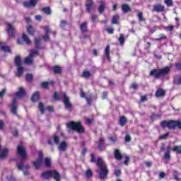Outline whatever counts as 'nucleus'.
Listing matches in <instances>:
<instances>
[{
	"instance_id": "1",
	"label": "nucleus",
	"mask_w": 181,
	"mask_h": 181,
	"mask_svg": "<svg viewBox=\"0 0 181 181\" xmlns=\"http://www.w3.org/2000/svg\"><path fill=\"white\" fill-rule=\"evenodd\" d=\"M160 126L163 129H169V131H175L176 128L181 130V121L169 119V120H163L160 123Z\"/></svg>"
},
{
	"instance_id": "2",
	"label": "nucleus",
	"mask_w": 181,
	"mask_h": 181,
	"mask_svg": "<svg viewBox=\"0 0 181 181\" xmlns=\"http://www.w3.org/2000/svg\"><path fill=\"white\" fill-rule=\"evenodd\" d=\"M170 71V68L169 67H165L163 69H153L149 72V76L151 77H154L156 80H159L160 77H165L167 74H169V72Z\"/></svg>"
},
{
	"instance_id": "3",
	"label": "nucleus",
	"mask_w": 181,
	"mask_h": 181,
	"mask_svg": "<svg viewBox=\"0 0 181 181\" xmlns=\"http://www.w3.org/2000/svg\"><path fill=\"white\" fill-rule=\"evenodd\" d=\"M66 128L71 131H75L78 134H84L86 132V129L81 124V122H74L71 121L66 124Z\"/></svg>"
},
{
	"instance_id": "4",
	"label": "nucleus",
	"mask_w": 181,
	"mask_h": 181,
	"mask_svg": "<svg viewBox=\"0 0 181 181\" xmlns=\"http://www.w3.org/2000/svg\"><path fill=\"white\" fill-rule=\"evenodd\" d=\"M41 177H42V179H45V180H49L52 178L56 181L62 180V176L60 175V173H58V171H57L56 170H47L42 173Z\"/></svg>"
},
{
	"instance_id": "5",
	"label": "nucleus",
	"mask_w": 181,
	"mask_h": 181,
	"mask_svg": "<svg viewBox=\"0 0 181 181\" xmlns=\"http://www.w3.org/2000/svg\"><path fill=\"white\" fill-rule=\"evenodd\" d=\"M100 170L98 171V177L104 180L107 179V176H108V173L110 170H108V167H107V164L102 163V166H97Z\"/></svg>"
},
{
	"instance_id": "6",
	"label": "nucleus",
	"mask_w": 181,
	"mask_h": 181,
	"mask_svg": "<svg viewBox=\"0 0 181 181\" xmlns=\"http://www.w3.org/2000/svg\"><path fill=\"white\" fill-rule=\"evenodd\" d=\"M17 155L21 158V160H26L28 159V153L26 148L23 146V144L20 143L16 148Z\"/></svg>"
},
{
	"instance_id": "7",
	"label": "nucleus",
	"mask_w": 181,
	"mask_h": 181,
	"mask_svg": "<svg viewBox=\"0 0 181 181\" xmlns=\"http://www.w3.org/2000/svg\"><path fill=\"white\" fill-rule=\"evenodd\" d=\"M90 162L91 163H95L96 166L102 167L103 166V158L101 157H99L98 159L95 158V155L94 153L90 154Z\"/></svg>"
},
{
	"instance_id": "8",
	"label": "nucleus",
	"mask_w": 181,
	"mask_h": 181,
	"mask_svg": "<svg viewBox=\"0 0 181 181\" xmlns=\"http://www.w3.org/2000/svg\"><path fill=\"white\" fill-rule=\"evenodd\" d=\"M64 100L63 103L65 105V108L66 110H69V111H71V109L73 108V105L70 102V98H68L67 94L64 93L63 94Z\"/></svg>"
},
{
	"instance_id": "9",
	"label": "nucleus",
	"mask_w": 181,
	"mask_h": 181,
	"mask_svg": "<svg viewBox=\"0 0 181 181\" xmlns=\"http://www.w3.org/2000/svg\"><path fill=\"white\" fill-rule=\"evenodd\" d=\"M6 25H7V28L6 29L7 33L8 35L11 36V37H15V28L11 23H6Z\"/></svg>"
},
{
	"instance_id": "10",
	"label": "nucleus",
	"mask_w": 181,
	"mask_h": 181,
	"mask_svg": "<svg viewBox=\"0 0 181 181\" xmlns=\"http://www.w3.org/2000/svg\"><path fill=\"white\" fill-rule=\"evenodd\" d=\"M39 0H30L29 1H24L23 3L24 8H35L37 5Z\"/></svg>"
},
{
	"instance_id": "11",
	"label": "nucleus",
	"mask_w": 181,
	"mask_h": 181,
	"mask_svg": "<svg viewBox=\"0 0 181 181\" xmlns=\"http://www.w3.org/2000/svg\"><path fill=\"white\" fill-rule=\"evenodd\" d=\"M95 4L93 0H87L86 4V11L88 13H91V11L94 8Z\"/></svg>"
},
{
	"instance_id": "12",
	"label": "nucleus",
	"mask_w": 181,
	"mask_h": 181,
	"mask_svg": "<svg viewBox=\"0 0 181 181\" xmlns=\"http://www.w3.org/2000/svg\"><path fill=\"white\" fill-rule=\"evenodd\" d=\"M153 11L157 13H162L165 11V6L163 4H156L153 7Z\"/></svg>"
},
{
	"instance_id": "13",
	"label": "nucleus",
	"mask_w": 181,
	"mask_h": 181,
	"mask_svg": "<svg viewBox=\"0 0 181 181\" xmlns=\"http://www.w3.org/2000/svg\"><path fill=\"white\" fill-rule=\"evenodd\" d=\"M16 95L18 97V98H23V97L26 95V90H25L23 86H21L18 88V91L16 93Z\"/></svg>"
},
{
	"instance_id": "14",
	"label": "nucleus",
	"mask_w": 181,
	"mask_h": 181,
	"mask_svg": "<svg viewBox=\"0 0 181 181\" xmlns=\"http://www.w3.org/2000/svg\"><path fill=\"white\" fill-rule=\"evenodd\" d=\"M17 110H18V104L16 103V98H14L11 103L12 114H13L14 115H16L18 114Z\"/></svg>"
},
{
	"instance_id": "15",
	"label": "nucleus",
	"mask_w": 181,
	"mask_h": 181,
	"mask_svg": "<svg viewBox=\"0 0 181 181\" xmlns=\"http://www.w3.org/2000/svg\"><path fill=\"white\" fill-rule=\"evenodd\" d=\"M155 95L157 98H163V97L166 95V90L162 88H158L156 91Z\"/></svg>"
},
{
	"instance_id": "16",
	"label": "nucleus",
	"mask_w": 181,
	"mask_h": 181,
	"mask_svg": "<svg viewBox=\"0 0 181 181\" xmlns=\"http://www.w3.org/2000/svg\"><path fill=\"white\" fill-rule=\"evenodd\" d=\"M52 71L54 74L60 76L61 74H63V69L60 67V66L55 65L52 67Z\"/></svg>"
},
{
	"instance_id": "17",
	"label": "nucleus",
	"mask_w": 181,
	"mask_h": 181,
	"mask_svg": "<svg viewBox=\"0 0 181 181\" xmlns=\"http://www.w3.org/2000/svg\"><path fill=\"white\" fill-rule=\"evenodd\" d=\"M88 23L83 21L80 25V30L82 33H87L88 32Z\"/></svg>"
},
{
	"instance_id": "18",
	"label": "nucleus",
	"mask_w": 181,
	"mask_h": 181,
	"mask_svg": "<svg viewBox=\"0 0 181 181\" xmlns=\"http://www.w3.org/2000/svg\"><path fill=\"white\" fill-rule=\"evenodd\" d=\"M0 158L5 159L6 156H8V153H9V150L8 148H4L2 150V146L0 144Z\"/></svg>"
},
{
	"instance_id": "19",
	"label": "nucleus",
	"mask_w": 181,
	"mask_h": 181,
	"mask_svg": "<svg viewBox=\"0 0 181 181\" xmlns=\"http://www.w3.org/2000/svg\"><path fill=\"white\" fill-rule=\"evenodd\" d=\"M114 156H115V159H116V160H122V154L121 153V151H119V149L118 148H115L114 151Z\"/></svg>"
},
{
	"instance_id": "20",
	"label": "nucleus",
	"mask_w": 181,
	"mask_h": 181,
	"mask_svg": "<svg viewBox=\"0 0 181 181\" xmlns=\"http://www.w3.org/2000/svg\"><path fill=\"white\" fill-rule=\"evenodd\" d=\"M39 100H40V93L39 91H36L31 96V101L33 103H37Z\"/></svg>"
},
{
	"instance_id": "21",
	"label": "nucleus",
	"mask_w": 181,
	"mask_h": 181,
	"mask_svg": "<svg viewBox=\"0 0 181 181\" xmlns=\"http://www.w3.org/2000/svg\"><path fill=\"white\" fill-rule=\"evenodd\" d=\"M33 165L34 166L35 169L39 170L40 169L42 166V163H43V161L42 160L37 159L34 161H32Z\"/></svg>"
},
{
	"instance_id": "22",
	"label": "nucleus",
	"mask_w": 181,
	"mask_h": 181,
	"mask_svg": "<svg viewBox=\"0 0 181 181\" xmlns=\"http://www.w3.org/2000/svg\"><path fill=\"white\" fill-rule=\"evenodd\" d=\"M27 32L30 36H35V33H36V29L32 26V25H28L26 28Z\"/></svg>"
},
{
	"instance_id": "23",
	"label": "nucleus",
	"mask_w": 181,
	"mask_h": 181,
	"mask_svg": "<svg viewBox=\"0 0 181 181\" xmlns=\"http://www.w3.org/2000/svg\"><path fill=\"white\" fill-rule=\"evenodd\" d=\"M0 47L1 50H4L6 53H12L11 48L6 45L5 42L0 43Z\"/></svg>"
},
{
	"instance_id": "24",
	"label": "nucleus",
	"mask_w": 181,
	"mask_h": 181,
	"mask_svg": "<svg viewBox=\"0 0 181 181\" xmlns=\"http://www.w3.org/2000/svg\"><path fill=\"white\" fill-rule=\"evenodd\" d=\"M122 11L123 12V13H128V12H131V7L129 6V5L127 4H122Z\"/></svg>"
},
{
	"instance_id": "25",
	"label": "nucleus",
	"mask_w": 181,
	"mask_h": 181,
	"mask_svg": "<svg viewBox=\"0 0 181 181\" xmlns=\"http://www.w3.org/2000/svg\"><path fill=\"white\" fill-rule=\"evenodd\" d=\"M17 168L18 169V170H23V169H25L26 170H28V169H30V166L29 165H23V162H20L17 164Z\"/></svg>"
},
{
	"instance_id": "26",
	"label": "nucleus",
	"mask_w": 181,
	"mask_h": 181,
	"mask_svg": "<svg viewBox=\"0 0 181 181\" xmlns=\"http://www.w3.org/2000/svg\"><path fill=\"white\" fill-rule=\"evenodd\" d=\"M34 43L35 45V49L37 50H42V49H43V47L40 46V38L35 37L34 39Z\"/></svg>"
},
{
	"instance_id": "27",
	"label": "nucleus",
	"mask_w": 181,
	"mask_h": 181,
	"mask_svg": "<svg viewBox=\"0 0 181 181\" xmlns=\"http://www.w3.org/2000/svg\"><path fill=\"white\" fill-rule=\"evenodd\" d=\"M105 144V139L103 137H100L98 140V148L100 152H103V144Z\"/></svg>"
},
{
	"instance_id": "28",
	"label": "nucleus",
	"mask_w": 181,
	"mask_h": 181,
	"mask_svg": "<svg viewBox=\"0 0 181 181\" xmlns=\"http://www.w3.org/2000/svg\"><path fill=\"white\" fill-rule=\"evenodd\" d=\"M127 122H128L127 117L125 116H121L119 120V125H120V127H124Z\"/></svg>"
},
{
	"instance_id": "29",
	"label": "nucleus",
	"mask_w": 181,
	"mask_h": 181,
	"mask_svg": "<svg viewBox=\"0 0 181 181\" xmlns=\"http://www.w3.org/2000/svg\"><path fill=\"white\" fill-rule=\"evenodd\" d=\"M58 148L59 151L64 152L67 149V143L64 141H62Z\"/></svg>"
},
{
	"instance_id": "30",
	"label": "nucleus",
	"mask_w": 181,
	"mask_h": 181,
	"mask_svg": "<svg viewBox=\"0 0 181 181\" xmlns=\"http://www.w3.org/2000/svg\"><path fill=\"white\" fill-rule=\"evenodd\" d=\"M22 39L23 42L26 43V45H30V43H32L30 38H29V36H28V35H26L25 33H23Z\"/></svg>"
},
{
	"instance_id": "31",
	"label": "nucleus",
	"mask_w": 181,
	"mask_h": 181,
	"mask_svg": "<svg viewBox=\"0 0 181 181\" xmlns=\"http://www.w3.org/2000/svg\"><path fill=\"white\" fill-rule=\"evenodd\" d=\"M41 11L48 16H50V15H52V8H50V6L43 7Z\"/></svg>"
},
{
	"instance_id": "32",
	"label": "nucleus",
	"mask_w": 181,
	"mask_h": 181,
	"mask_svg": "<svg viewBox=\"0 0 181 181\" xmlns=\"http://www.w3.org/2000/svg\"><path fill=\"white\" fill-rule=\"evenodd\" d=\"M105 1H103L100 3L98 8L99 13L101 14L104 12V11H105Z\"/></svg>"
},
{
	"instance_id": "33",
	"label": "nucleus",
	"mask_w": 181,
	"mask_h": 181,
	"mask_svg": "<svg viewBox=\"0 0 181 181\" xmlns=\"http://www.w3.org/2000/svg\"><path fill=\"white\" fill-rule=\"evenodd\" d=\"M110 45H107L105 49V56L107 59V60L111 59V57L110 56Z\"/></svg>"
},
{
	"instance_id": "34",
	"label": "nucleus",
	"mask_w": 181,
	"mask_h": 181,
	"mask_svg": "<svg viewBox=\"0 0 181 181\" xmlns=\"http://www.w3.org/2000/svg\"><path fill=\"white\" fill-rule=\"evenodd\" d=\"M14 63L17 66H22V59L21 58V56L17 55L16 57Z\"/></svg>"
},
{
	"instance_id": "35",
	"label": "nucleus",
	"mask_w": 181,
	"mask_h": 181,
	"mask_svg": "<svg viewBox=\"0 0 181 181\" xmlns=\"http://www.w3.org/2000/svg\"><path fill=\"white\" fill-rule=\"evenodd\" d=\"M173 152H175L177 155H181V145H175L173 146Z\"/></svg>"
},
{
	"instance_id": "36",
	"label": "nucleus",
	"mask_w": 181,
	"mask_h": 181,
	"mask_svg": "<svg viewBox=\"0 0 181 181\" xmlns=\"http://www.w3.org/2000/svg\"><path fill=\"white\" fill-rule=\"evenodd\" d=\"M173 83L175 86H180L181 84V76H175L173 79Z\"/></svg>"
},
{
	"instance_id": "37",
	"label": "nucleus",
	"mask_w": 181,
	"mask_h": 181,
	"mask_svg": "<svg viewBox=\"0 0 181 181\" xmlns=\"http://www.w3.org/2000/svg\"><path fill=\"white\" fill-rule=\"evenodd\" d=\"M45 168H52V159H50V158L49 157L45 158Z\"/></svg>"
},
{
	"instance_id": "38",
	"label": "nucleus",
	"mask_w": 181,
	"mask_h": 181,
	"mask_svg": "<svg viewBox=\"0 0 181 181\" xmlns=\"http://www.w3.org/2000/svg\"><path fill=\"white\" fill-rule=\"evenodd\" d=\"M24 68L22 66H17V77H21L23 74Z\"/></svg>"
},
{
	"instance_id": "39",
	"label": "nucleus",
	"mask_w": 181,
	"mask_h": 181,
	"mask_svg": "<svg viewBox=\"0 0 181 181\" xmlns=\"http://www.w3.org/2000/svg\"><path fill=\"white\" fill-rule=\"evenodd\" d=\"M157 118H162V115L161 114H155V113H152L151 115H150V119H151V121H155Z\"/></svg>"
},
{
	"instance_id": "40",
	"label": "nucleus",
	"mask_w": 181,
	"mask_h": 181,
	"mask_svg": "<svg viewBox=\"0 0 181 181\" xmlns=\"http://www.w3.org/2000/svg\"><path fill=\"white\" fill-rule=\"evenodd\" d=\"M83 78H89L91 77V73L89 71H83L81 75Z\"/></svg>"
},
{
	"instance_id": "41",
	"label": "nucleus",
	"mask_w": 181,
	"mask_h": 181,
	"mask_svg": "<svg viewBox=\"0 0 181 181\" xmlns=\"http://www.w3.org/2000/svg\"><path fill=\"white\" fill-rule=\"evenodd\" d=\"M159 36L160 37L154 39L155 42H160V40H166L168 39V37L165 34H160Z\"/></svg>"
},
{
	"instance_id": "42",
	"label": "nucleus",
	"mask_w": 181,
	"mask_h": 181,
	"mask_svg": "<svg viewBox=\"0 0 181 181\" xmlns=\"http://www.w3.org/2000/svg\"><path fill=\"white\" fill-rule=\"evenodd\" d=\"M118 21H119V16L118 15L113 16L112 18V25H117L118 23Z\"/></svg>"
},
{
	"instance_id": "43",
	"label": "nucleus",
	"mask_w": 181,
	"mask_h": 181,
	"mask_svg": "<svg viewBox=\"0 0 181 181\" xmlns=\"http://www.w3.org/2000/svg\"><path fill=\"white\" fill-rule=\"evenodd\" d=\"M164 160H170L172 159V156H170V153L169 151H165L163 156Z\"/></svg>"
},
{
	"instance_id": "44",
	"label": "nucleus",
	"mask_w": 181,
	"mask_h": 181,
	"mask_svg": "<svg viewBox=\"0 0 181 181\" xmlns=\"http://www.w3.org/2000/svg\"><path fill=\"white\" fill-rule=\"evenodd\" d=\"M85 175L86 177L91 178L93 177V171L90 168H88L85 173Z\"/></svg>"
},
{
	"instance_id": "45",
	"label": "nucleus",
	"mask_w": 181,
	"mask_h": 181,
	"mask_svg": "<svg viewBox=\"0 0 181 181\" xmlns=\"http://www.w3.org/2000/svg\"><path fill=\"white\" fill-rule=\"evenodd\" d=\"M52 138L54 144H56V145H59L60 142V137H59V136H57V134H54L52 136Z\"/></svg>"
},
{
	"instance_id": "46",
	"label": "nucleus",
	"mask_w": 181,
	"mask_h": 181,
	"mask_svg": "<svg viewBox=\"0 0 181 181\" xmlns=\"http://www.w3.org/2000/svg\"><path fill=\"white\" fill-rule=\"evenodd\" d=\"M118 40L121 46H124V43H125V37L122 34H120Z\"/></svg>"
},
{
	"instance_id": "47",
	"label": "nucleus",
	"mask_w": 181,
	"mask_h": 181,
	"mask_svg": "<svg viewBox=\"0 0 181 181\" xmlns=\"http://www.w3.org/2000/svg\"><path fill=\"white\" fill-rule=\"evenodd\" d=\"M137 18L139 22H145V18H144V13L142 12L138 13Z\"/></svg>"
},
{
	"instance_id": "48",
	"label": "nucleus",
	"mask_w": 181,
	"mask_h": 181,
	"mask_svg": "<svg viewBox=\"0 0 181 181\" xmlns=\"http://www.w3.org/2000/svg\"><path fill=\"white\" fill-rule=\"evenodd\" d=\"M25 80L28 83H30L33 80V75L32 74H27L25 76Z\"/></svg>"
},
{
	"instance_id": "49",
	"label": "nucleus",
	"mask_w": 181,
	"mask_h": 181,
	"mask_svg": "<svg viewBox=\"0 0 181 181\" xmlns=\"http://www.w3.org/2000/svg\"><path fill=\"white\" fill-rule=\"evenodd\" d=\"M25 64H32L33 63V59L28 56L25 59Z\"/></svg>"
},
{
	"instance_id": "50",
	"label": "nucleus",
	"mask_w": 181,
	"mask_h": 181,
	"mask_svg": "<svg viewBox=\"0 0 181 181\" xmlns=\"http://www.w3.org/2000/svg\"><path fill=\"white\" fill-rule=\"evenodd\" d=\"M164 30H168V32H173L175 29V26L173 25H168L167 27H163Z\"/></svg>"
},
{
	"instance_id": "51",
	"label": "nucleus",
	"mask_w": 181,
	"mask_h": 181,
	"mask_svg": "<svg viewBox=\"0 0 181 181\" xmlns=\"http://www.w3.org/2000/svg\"><path fill=\"white\" fill-rule=\"evenodd\" d=\"M164 4H165V5H167V6H168V8L170 6H173V0H165Z\"/></svg>"
},
{
	"instance_id": "52",
	"label": "nucleus",
	"mask_w": 181,
	"mask_h": 181,
	"mask_svg": "<svg viewBox=\"0 0 181 181\" xmlns=\"http://www.w3.org/2000/svg\"><path fill=\"white\" fill-rule=\"evenodd\" d=\"M109 139L110 141H111V142H113V144H115V142L118 141V138L117 137V135L110 136Z\"/></svg>"
},
{
	"instance_id": "53",
	"label": "nucleus",
	"mask_w": 181,
	"mask_h": 181,
	"mask_svg": "<svg viewBox=\"0 0 181 181\" xmlns=\"http://www.w3.org/2000/svg\"><path fill=\"white\" fill-rule=\"evenodd\" d=\"M39 108H40L41 114L42 115L45 114V105H43V103H39Z\"/></svg>"
},
{
	"instance_id": "54",
	"label": "nucleus",
	"mask_w": 181,
	"mask_h": 181,
	"mask_svg": "<svg viewBox=\"0 0 181 181\" xmlns=\"http://www.w3.org/2000/svg\"><path fill=\"white\" fill-rule=\"evenodd\" d=\"M173 177L175 180L180 181V178L179 177V173H177V171L173 172Z\"/></svg>"
},
{
	"instance_id": "55",
	"label": "nucleus",
	"mask_w": 181,
	"mask_h": 181,
	"mask_svg": "<svg viewBox=\"0 0 181 181\" xmlns=\"http://www.w3.org/2000/svg\"><path fill=\"white\" fill-rule=\"evenodd\" d=\"M169 135H170V133H169V132H167V133H165V134H164L160 136L159 139H160V141H162V140H163V139H166L169 136Z\"/></svg>"
},
{
	"instance_id": "56",
	"label": "nucleus",
	"mask_w": 181,
	"mask_h": 181,
	"mask_svg": "<svg viewBox=\"0 0 181 181\" xmlns=\"http://www.w3.org/2000/svg\"><path fill=\"white\" fill-rule=\"evenodd\" d=\"M130 160H131V158H129V156H127L124 161V165H125L126 166H128V163H129Z\"/></svg>"
},
{
	"instance_id": "57",
	"label": "nucleus",
	"mask_w": 181,
	"mask_h": 181,
	"mask_svg": "<svg viewBox=\"0 0 181 181\" xmlns=\"http://www.w3.org/2000/svg\"><path fill=\"white\" fill-rule=\"evenodd\" d=\"M43 156H44V155H43V151H40L39 152H38V160H42V161H43Z\"/></svg>"
},
{
	"instance_id": "58",
	"label": "nucleus",
	"mask_w": 181,
	"mask_h": 181,
	"mask_svg": "<svg viewBox=\"0 0 181 181\" xmlns=\"http://www.w3.org/2000/svg\"><path fill=\"white\" fill-rule=\"evenodd\" d=\"M132 138H131V136L129 134H127L124 136V141L125 142H129L132 141Z\"/></svg>"
},
{
	"instance_id": "59",
	"label": "nucleus",
	"mask_w": 181,
	"mask_h": 181,
	"mask_svg": "<svg viewBox=\"0 0 181 181\" xmlns=\"http://www.w3.org/2000/svg\"><path fill=\"white\" fill-rule=\"evenodd\" d=\"M60 26L61 28H64L65 26H67V21L65 20H62L60 22Z\"/></svg>"
},
{
	"instance_id": "60",
	"label": "nucleus",
	"mask_w": 181,
	"mask_h": 181,
	"mask_svg": "<svg viewBox=\"0 0 181 181\" xmlns=\"http://www.w3.org/2000/svg\"><path fill=\"white\" fill-rule=\"evenodd\" d=\"M145 101H148V96L146 95L141 96L140 102L145 103Z\"/></svg>"
},
{
	"instance_id": "61",
	"label": "nucleus",
	"mask_w": 181,
	"mask_h": 181,
	"mask_svg": "<svg viewBox=\"0 0 181 181\" xmlns=\"http://www.w3.org/2000/svg\"><path fill=\"white\" fill-rule=\"evenodd\" d=\"M106 32H107V33H109V35H114V28H108L106 29Z\"/></svg>"
},
{
	"instance_id": "62",
	"label": "nucleus",
	"mask_w": 181,
	"mask_h": 181,
	"mask_svg": "<svg viewBox=\"0 0 181 181\" xmlns=\"http://www.w3.org/2000/svg\"><path fill=\"white\" fill-rule=\"evenodd\" d=\"M42 39L45 42H47V40H50V36H49V34H45V35H42Z\"/></svg>"
},
{
	"instance_id": "63",
	"label": "nucleus",
	"mask_w": 181,
	"mask_h": 181,
	"mask_svg": "<svg viewBox=\"0 0 181 181\" xmlns=\"http://www.w3.org/2000/svg\"><path fill=\"white\" fill-rule=\"evenodd\" d=\"M42 88H49V82H42Z\"/></svg>"
},
{
	"instance_id": "64",
	"label": "nucleus",
	"mask_w": 181,
	"mask_h": 181,
	"mask_svg": "<svg viewBox=\"0 0 181 181\" xmlns=\"http://www.w3.org/2000/svg\"><path fill=\"white\" fill-rule=\"evenodd\" d=\"M175 67L177 70H181V62L180 63H175Z\"/></svg>"
}]
</instances>
